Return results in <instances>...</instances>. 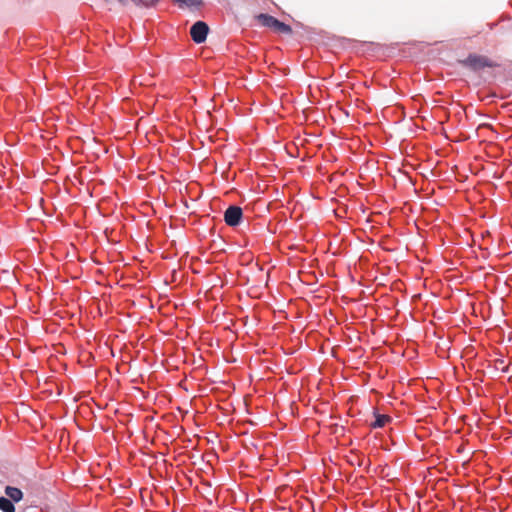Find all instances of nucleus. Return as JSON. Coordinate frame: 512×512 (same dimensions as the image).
Segmentation results:
<instances>
[{
  "mask_svg": "<svg viewBox=\"0 0 512 512\" xmlns=\"http://www.w3.org/2000/svg\"><path fill=\"white\" fill-rule=\"evenodd\" d=\"M460 63L474 71L483 69L485 67L496 66V64L487 57L477 54H470L466 59L461 60Z\"/></svg>",
  "mask_w": 512,
  "mask_h": 512,
  "instance_id": "obj_1",
  "label": "nucleus"
},
{
  "mask_svg": "<svg viewBox=\"0 0 512 512\" xmlns=\"http://www.w3.org/2000/svg\"><path fill=\"white\" fill-rule=\"evenodd\" d=\"M209 32L208 25L203 21H197L194 23L190 29V35L192 40L197 43L201 44L205 42L207 35Z\"/></svg>",
  "mask_w": 512,
  "mask_h": 512,
  "instance_id": "obj_2",
  "label": "nucleus"
},
{
  "mask_svg": "<svg viewBox=\"0 0 512 512\" xmlns=\"http://www.w3.org/2000/svg\"><path fill=\"white\" fill-rule=\"evenodd\" d=\"M243 211L239 206H229L224 212V220L228 226L234 227L240 224Z\"/></svg>",
  "mask_w": 512,
  "mask_h": 512,
  "instance_id": "obj_3",
  "label": "nucleus"
},
{
  "mask_svg": "<svg viewBox=\"0 0 512 512\" xmlns=\"http://www.w3.org/2000/svg\"><path fill=\"white\" fill-rule=\"evenodd\" d=\"M257 20L260 22L261 25L265 27L272 28L273 30L277 26L278 19L275 17L268 15V14H259L256 16Z\"/></svg>",
  "mask_w": 512,
  "mask_h": 512,
  "instance_id": "obj_4",
  "label": "nucleus"
},
{
  "mask_svg": "<svg viewBox=\"0 0 512 512\" xmlns=\"http://www.w3.org/2000/svg\"><path fill=\"white\" fill-rule=\"evenodd\" d=\"M5 494L10 498L11 501L14 502H19L23 497L22 491L12 486H7L5 488Z\"/></svg>",
  "mask_w": 512,
  "mask_h": 512,
  "instance_id": "obj_5",
  "label": "nucleus"
},
{
  "mask_svg": "<svg viewBox=\"0 0 512 512\" xmlns=\"http://www.w3.org/2000/svg\"><path fill=\"white\" fill-rule=\"evenodd\" d=\"M391 420L388 415H376V419L373 423H371L372 428H381L386 425Z\"/></svg>",
  "mask_w": 512,
  "mask_h": 512,
  "instance_id": "obj_6",
  "label": "nucleus"
},
{
  "mask_svg": "<svg viewBox=\"0 0 512 512\" xmlns=\"http://www.w3.org/2000/svg\"><path fill=\"white\" fill-rule=\"evenodd\" d=\"M0 509L3 512H15V507L12 501L5 497H0Z\"/></svg>",
  "mask_w": 512,
  "mask_h": 512,
  "instance_id": "obj_7",
  "label": "nucleus"
},
{
  "mask_svg": "<svg viewBox=\"0 0 512 512\" xmlns=\"http://www.w3.org/2000/svg\"><path fill=\"white\" fill-rule=\"evenodd\" d=\"M133 2L136 6L139 7H145V8H152L155 7L159 0H130Z\"/></svg>",
  "mask_w": 512,
  "mask_h": 512,
  "instance_id": "obj_8",
  "label": "nucleus"
},
{
  "mask_svg": "<svg viewBox=\"0 0 512 512\" xmlns=\"http://www.w3.org/2000/svg\"><path fill=\"white\" fill-rule=\"evenodd\" d=\"M274 31L282 33V34H291L292 28L289 25H287L281 21H278L277 26L275 27Z\"/></svg>",
  "mask_w": 512,
  "mask_h": 512,
  "instance_id": "obj_9",
  "label": "nucleus"
},
{
  "mask_svg": "<svg viewBox=\"0 0 512 512\" xmlns=\"http://www.w3.org/2000/svg\"><path fill=\"white\" fill-rule=\"evenodd\" d=\"M174 1L181 5H186L188 7L200 6L202 4L201 0H174Z\"/></svg>",
  "mask_w": 512,
  "mask_h": 512,
  "instance_id": "obj_10",
  "label": "nucleus"
},
{
  "mask_svg": "<svg viewBox=\"0 0 512 512\" xmlns=\"http://www.w3.org/2000/svg\"><path fill=\"white\" fill-rule=\"evenodd\" d=\"M495 366L497 369H501L503 372H506L508 370V367L504 366L503 360H497Z\"/></svg>",
  "mask_w": 512,
  "mask_h": 512,
  "instance_id": "obj_11",
  "label": "nucleus"
}]
</instances>
